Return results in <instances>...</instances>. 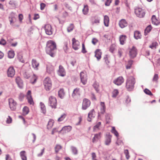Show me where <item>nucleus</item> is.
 I'll use <instances>...</instances> for the list:
<instances>
[{
	"mask_svg": "<svg viewBox=\"0 0 160 160\" xmlns=\"http://www.w3.org/2000/svg\"><path fill=\"white\" fill-rule=\"evenodd\" d=\"M82 52L83 53H86L87 52V51L85 50V47L84 43L82 44Z\"/></svg>",
	"mask_w": 160,
	"mask_h": 160,
	"instance_id": "obj_56",
	"label": "nucleus"
},
{
	"mask_svg": "<svg viewBox=\"0 0 160 160\" xmlns=\"http://www.w3.org/2000/svg\"><path fill=\"white\" fill-rule=\"evenodd\" d=\"M58 96L61 98H62L64 95V90L62 89H60L58 91Z\"/></svg>",
	"mask_w": 160,
	"mask_h": 160,
	"instance_id": "obj_38",
	"label": "nucleus"
},
{
	"mask_svg": "<svg viewBox=\"0 0 160 160\" xmlns=\"http://www.w3.org/2000/svg\"><path fill=\"white\" fill-rule=\"evenodd\" d=\"M112 136L109 133H107L106 135V139L105 141V145H108L110 144L111 142V139Z\"/></svg>",
	"mask_w": 160,
	"mask_h": 160,
	"instance_id": "obj_18",
	"label": "nucleus"
},
{
	"mask_svg": "<svg viewBox=\"0 0 160 160\" xmlns=\"http://www.w3.org/2000/svg\"><path fill=\"white\" fill-rule=\"evenodd\" d=\"M133 61L132 60H130L128 61V64L126 65V68L127 69H129L130 68L132 64Z\"/></svg>",
	"mask_w": 160,
	"mask_h": 160,
	"instance_id": "obj_46",
	"label": "nucleus"
},
{
	"mask_svg": "<svg viewBox=\"0 0 160 160\" xmlns=\"http://www.w3.org/2000/svg\"><path fill=\"white\" fill-rule=\"evenodd\" d=\"M124 153L126 155V157L127 159H128L129 158V156L128 155L129 153L128 150H125Z\"/></svg>",
	"mask_w": 160,
	"mask_h": 160,
	"instance_id": "obj_52",
	"label": "nucleus"
},
{
	"mask_svg": "<svg viewBox=\"0 0 160 160\" xmlns=\"http://www.w3.org/2000/svg\"><path fill=\"white\" fill-rule=\"evenodd\" d=\"M81 80L83 85H85L87 82V75L86 73L81 72L80 73Z\"/></svg>",
	"mask_w": 160,
	"mask_h": 160,
	"instance_id": "obj_11",
	"label": "nucleus"
},
{
	"mask_svg": "<svg viewBox=\"0 0 160 160\" xmlns=\"http://www.w3.org/2000/svg\"><path fill=\"white\" fill-rule=\"evenodd\" d=\"M62 148V147L59 145H57L55 147V151L56 152H58Z\"/></svg>",
	"mask_w": 160,
	"mask_h": 160,
	"instance_id": "obj_48",
	"label": "nucleus"
},
{
	"mask_svg": "<svg viewBox=\"0 0 160 160\" xmlns=\"http://www.w3.org/2000/svg\"><path fill=\"white\" fill-rule=\"evenodd\" d=\"M12 121V118L9 116H8L6 121L7 123H10Z\"/></svg>",
	"mask_w": 160,
	"mask_h": 160,
	"instance_id": "obj_61",
	"label": "nucleus"
},
{
	"mask_svg": "<svg viewBox=\"0 0 160 160\" xmlns=\"http://www.w3.org/2000/svg\"><path fill=\"white\" fill-rule=\"evenodd\" d=\"M101 125V122H98L93 127V129L94 131H95L99 129V127Z\"/></svg>",
	"mask_w": 160,
	"mask_h": 160,
	"instance_id": "obj_43",
	"label": "nucleus"
},
{
	"mask_svg": "<svg viewBox=\"0 0 160 160\" xmlns=\"http://www.w3.org/2000/svg\"><path fill=\"white\" fill-rule=\"evenodd\" d=\"M40 105L42 112L43 113L45 114L46 112V109L44 104L42 102H40Z\"/></svg>",
	"mask_w": 160,
	"mask_h": 160,
	"instance_id": "obj_33",
	"label": "nucleus"
},
{
	"mask_svg": "<svg viewBox=\"0 0 160 160\" xmlns=\"http://www.w3.org/2000/svg\"><path fill=\"white\" fill-rule=\"evenodd\" d=\"M101 133H99L98 134H95L94 137L93 138L92 141L93 142H97L98 140L99 139L101 138Z\"/></svg>",
	"mask_w": 160,
	"mask_h": 160,
	"instance_id": "obj_25",
	"label": "nucleus"
},
{
	"mask_svg": "<svg viewBox=\"0 0 160 160\" xmlns=\"http://www.w3.org/2000/svg\"><path fill=\"white\" fill-rule=\"evenodd\" d=\"M96 154L94 152H92V160H96Z\"/></svg>",
	"mask_w": 160,
	"mask_h": 160,
	"instance_id": "obj_63",
	"label": "nucleus"
},
{
	"mask_svg": "<svg viewBox=\"0 0 160 160\" xmlns=\"http://www.w3.org/2000/svg\"><path fill=\"white\" fill-rule=\"evenodd\" d=\"M25 153V152L24 151H22L20 152V155L22 160H27V159Z\"/></svg>",
	"mask_w": 160,
	"mask_h": 160,
	"instance_id": "obj_35",
	"label": "nucleus"
},
{
	"mask_svg": "<svg viewBox=\"0 0 160 160\" xmlns=\"http://www.w3.org/2000/svg\"><path fill=\"white\" fill-rule=\"evenodd\" d=\"M105 110L106 107L104 102H100V113L102 114H104L105 112Z\"/></svg>",
	"mask_w": 160,
	"mask_h": 160,
	"instance_id": "obj_24",
	"label": "nucleus"
},
{
	"mask_svg": "<svg viewBox=\"0 0 160 160\" xmlns=\"http://www.w3.org/2000/svg\"><path fill=\"white\" fill-rule=\"evenodd\" d=\"M37 79V76L34 74H33L32 78L30 82L32 83L33 84L36 82Z\"/></svg>",
	"mask_w": 160,
	"mask_h": 160,
	"instance_id": "obj_40",
	"label": "nucleus"
},
{
	"mask_svg": "<svg viewBox=\"0 0 160 160\" xmlns=\"http://www.w3.org/2000/svg\"><path fill=\"white\" fill-rule=\"evenodd\" d=\"M71 149L72 152L75 154H76L78 153V150L77 148L73 146L71 147Z\"/></svg>",
	"mask_w": 160,
	"mask_h": 160,
	"instance_id": "obj_47",
	"label": "nucleus"
},
{
	"mask_svg": "<svg viewBox=\"0 0 160 160\" xmlns=\"http://www.w3.org/2000/svg\"><path fill=\"white\" fill-rule=\"evenodd\" d=\"M58 74V75L61 77H64L66 75L65 71L63 67L61 65L59 66Z\"/></svg>",
	"mask_w": 160,
	"mask_h": 160,
	"instance_id": "obj_12",
	"label": "nucleus"
},
{
	"mask_svg": "<svg viewBox=\"0 0 160 160\" xmlns=\"http://www.w3.org/2000/svg\"><path fill=\"white\" fill-rule=\"evenodd\" d=\"M93 87L95 89L97 92H98L99 90L98 88L99 87V84L98 83L95 82L93 84Z\"/></svg>",
	"mask_w": 160,
	"mask_h": 160,
	"instance_id": "obj_45",
	"label": "nucleus"
},
{
	"mask_svg": "<svg viewBox=\"0 0 160 160\" xmlns=\"http://www.w3.org/2000/svg\"><path fill=\"white\" fill-rule=\"evenodd\" d=\"M124 81V79L122 76H120L115 80L113 81V83L116 85L119 86L121 85Z\"/></svg>",
	"mask_w": 160,
	"mask_h": 160,
	"instance_id": "obj_8",
	"label": "nucleus"
},
{
	"mask_svg": "<svg viewBox=\"0 0 160 160\" xmlns=\"http://www.w3.org/2000/svg\"><path fill=\"white\" fill-rule=\"evenodd\" d=\"M152 23L155 25H158L159 23V21L156 19L155 15H153L152 18Z\"/></svg>",
	"mask_w": 160,
	"mask_h": 160,
	"instance_id": "obj_31",
	"label": "nucleus"
},
{
	"mask_svg": "<svg viewBox=\"0 0 160 160\" xmlns=\"http://www.w3.org/2000/svg\"><path fill=\"white\" fill-rule=\"evenodd\" d=\"M95 116V112L93 109L90 111L88 114L87 120L89 122L91 121L92 119L94 118Z\"/></svg>",
	"mask_w": 160,
	"mask_h": 160,
	"instance_id": "obj_17",
	"label": "nucleus"
},
{
	"mask_svg": "<svg viewBox=\"0 0 160 160\" xmlns=\"http://www.w3.org/2000/svg\"><path fill=\"white\" fill-rule=\"evenodd\" d=\"M95 57L97 58L98 60H99L101 58L102 52L101 50L99 49H97L95 51Z\"/></svg>",
	"mask_w": 160,
	"mask_h": 160,
	"instance_id": "obj_21",
	"label": "nucleus"
},
{
	"mask_svg": "<svg viewBox=\"0 0 160 160\" xmlns=\"http://www.w3.org/2000/svg\"><path fill=\"white\" fill-rule=\"evenodd\" d=\"M126 37L125 35H121L119 37V41L120 43L122 45H123L125 43L126 40Z\"/></svg>",
	"mask_w": 160,
	"mask_h": 160,
	"instance_id": "obj_26",
	"label": "nucleus"
},
{
	"mask_svg": "<svg viewBox=\"0 0 160 160\" xmlns=\"http://www.w3.org/2000/svg\"><path fill=\"white\" fill-rule=\"evenodd\" d=\"M46 6V5L43 3H42L40 4V9L41 10H43L44 8Z\"/></svg>",
	"mask_w": 160,
	"mask_h": 160,
	"instance_id": "obj_64",
	"label": "nucleus"
},
{
	"mask_svg": "<svg viewBox=\"0 0 160 160\" xmlns=\"http://www.w3.org/2000/svg\"><path fill=\"white\" fill-rule=\"evenodd\" d=\"M112 0H107L105 3V5L106 6H109L111 3Z\"/></svg>",
	"mask_w": 160,
	"mask_h": 160,
	"instance_id": "obj_58",
	"label": "nucleus"
},
{
	"mask_svg": "<svg viewBox=\"0 0 160 160\" xmlns=\"http://www.w3.org/2000/svg\"><path fill=\"white\" fill-rule=\"evenodd\" d=\"M91 102L90 100L86 98L83 99L82 108L83 110L86 109L90 105Z\"/></svg>",
	"mask_w": 160,
	"mask_h": 160,
	"instance_id": "obj_7",
	"label": "nucleus"
},
{
	"mask_svg": "<svg viewBox=\"0 0 160 160\" xmlns=\"http://www.w3.org/2000/svg\"><path fill=\"white\" fill-rule=\"evenodd\" d=\"M144 92L147 94L150 95H152V92H151V91L147 88H146L144 90Z\"/></svg>",
	"mask_w": 160,
	"mask_h": 160,
	"instance_id": "obj_50",
	"label": "nucleus"
},
{
	"mask_svg": "<svg viewBox=\"0 0 160 160\" xmlns=\"http://www.w3.org/2000/svg\"><path fill=\"white\" fill-rule=\"evenodd\" d=\"M24 97V95L22 93H20L19 95V99L21 101H22Z\"/></svg>",
	"mask_w": 160,
	"mask_h": 160,
	"instance_id": "obj_59",
	"label": "nucleus"
},
{
	"mask_svg": "<svg viewBox=\"0 0 160 160\" xmlns=\"http://www.w3.org/2000/svg\"><path fill=\"white\" fill-rule=\"evenodd\" d=\"M31 75L28 72H25L24 74V77L26 78H28L30 77Z\"/></svg>",
	"mask_w": 160,
	"mask_h": 160,
	"instance_id": "obj_57",
	"label": "nucleus"
},
{
	"mask_svg": "<svg viewBox=\"0 0 160 160\" xmlns=\"http://www.w3.org/2000/svg\"><path fill=\"white\" fill-rule=\"evenodd\" d=\"M54 123V121L52 119H50L48 122V124L47 125V128L48 129H50L52 127Z\"/></svg>",
	"mask_w": 160,
	"mask_h": 160,
	"instance_id": "obj_29",
	"label": "nucleus"
},
{
	"mask_svg": "<svg viewBox=\"0 0 160 160\" xmlns=\"http://www.w3.org/2000/svg\"><path fill=\"white\" fill-rule=\"evenodd\" d=\"M111 132L112 133L114 134L115 135L117 138H118V133L117 131L116 130L115 128L114 127H112V130H111Z\"/></svg>",
	"mask_w": 160,
	"mask_h": 160,
	"instance_id": "obj_42",
	"label": "nucleus"
},
{
	"mask_svg": "<svg viewBox=\"0 0 160 160\" xmlns=\"http://www.w3.org/2000/svg\"><path fill=\"white\" fill-rule=\"evenodd\" d=\"M109 22V18L107 15H105L104 17V25L106 26H108Z\"/></svg>",
	"mask_w": 160,
	"mask_h": 160,
	"instance_id": "obj_28",
	"label": "nucleus"
},
{
	"mask_svg": "<svg viewBox=\"0 0 160 160\" xmlns=\"http://www.w3.org/2000/svg\"><path fill=\"white\" fill-rule=\"evenodd\" d=\"M32 67L35 70H37L38 69V67L39 66V63L34 59H32Z\"/></svg>",
	"mask_w": 160,
	"mask_h": 160,
	"instance_id": "obj_23",
	"label": "nucleus"
},
{
	"mask_svg": "<svg viewBox=\"0 0 160 160\" xmlns=\"http://www.w3.org/2000/svg\"><path fill=\"white\" fill-rule=\"evenodd\" d=\"M158 74H155L154 77L153 78V81L157 82L158 79Z\"/></svg>",
	"mask_w": 160,
	"mask_h": 160,
	"instance_id": "obj_53",
	"label": "nucleus"
},
{
	"mask_svg": "<svg viewBox=\"0 0 160 160\" xmlns=\"http://www.w3.org/2000/svg\"><path fill=\"white\" fill-rule=\"evenodd\" d=\"M141 35L140 32L138 31H136L134 33V37L137 39L140 38Z\"/></svg>",
	"mask_w": 160,
	"mask_h": 160,
	"instance_id": "obj_34",
	"label": "nucleus"
},
{
	"mask_svg": "<svg viewBox=\"0 0 160 160\" xmlns=\"http://www.w3.org/2000/svg\"><path fill=\"white\" fill-rule=\"evenodd\" d=\"M29 112V109L28 107L27 106L24 107L22 109V114L23 115H26Z\"/></svg>",
	"mask_w": 160,
	"mask_h": 160,
	"instance_id": "obj_30",
	"label": "nucleus"
},
{
	"mask_svg": "<svg viewBox=\"0 0 160 160\" xmlns=\"http://www.w3.org/2000/svg\"><path fill=\"white\" fill-rule=\"evenodd\" d=\"M6 43V41L3 39H2L0 41V44L2 45H5Z\"/></svg>",
	"mask_w": 160,
	"mask_h": 160,
	"instance_id": "obj_55",
	"label": "nucleus"
},
{
	"mask_svg": "<svg viewBox=\"0 0 160 160\" xmlns=\"http://www.w3.org/2000/svg\"><path fill=\"white\" fill-rule=\"evenodd\" d=\"M80 95V89L76 88L74 89L72 93V96L74 97L76 95L79 96Z\"/></svg>",
	"mask_w": 160,
	"mask_h": 160,
	"instance_id": "obj_27",
	"label": "nucleus"
},
{
	"mask_svg": "<svg viewBox=\"0 0 160 160\" xmlns=\"http://www.w3.org/2000/svg\"><path fill=\"white\" fill-rule=\"evenodd\" d=\"M72 129V127L70 126H65L59 132L64 134L69 132Z\"/></svg>",
	"mask_w": 160,
	"mask_h": 160,
	"instance_id": "obj_14",
	"label": "nucleus"
},
{
	"mask_svg": "<svg viewBox=\"0 0 160 160\" xmlns=\"http://www.w3.org/2000/svg\"><path fill=\"white\" fill-rule=\"evenodd\" d=\"M135 13L138 17L140 18L143 17L145 14L144 10L140 8H136L135 9Z\"/></svg>",
	"mask_w": 160,
	"mask_h": 160,
	"instance_id": "obj_4",
	"label": "nucleus"
},
{
	"mask_svg": "<svg viewBox=\"0 0 160 160\" xmlns=\"http://www.w3.org/2000/svg\"><path fill=\"white\" fill-rule=\"evenodd\" d=\"M56 49V45L55 42L52 40H49L47 42L46 48L47 54L52 57H54L55 55V50Z\"/></svg>",
	"mask_w": 160,
	"mask_h": 160,
	"instance_id": "obj_1",
	"label": "nucleus"
},
{
	"mask_svg": "<svg viewBox=\"0 0 160 160\" xmlns=\"http://www.w3.org/2000/svg\"><path fill=\"white\" fill-rule=\"evenodd\" d=\"M98 41V40L97 38H93L92 39V42L93 45H95Z\"/></svg>",
	"mask_w": 160,
	"mask_h": 160,
	"instance_id": "obj_51",
	"label": "nucleus"
},
{
	"mask_svg": "<svg viewBox=\"0 0 160 160\" xmlns=\"http://www.w3.org/2000/svg\"><path fill=\"white\" fill-rule=\"evenodd\" d=\"M119 93V92L118 90L115 89H114L112 92V97L113 98H115Z\"/></svg>",
	"mask_w": 160,
	"mask_h": 160,
	"instance_id": "obj_37",
	"label": "nucleus"
},
{
	"mask_svg": "<svg viewBox=\"0 0 160 160\" xmlns=\"http://www.w3.org/2000/svg\"><path fill=\"white\" fill-rule=\"evenodd\" d=\"M66 117V114L65 113H63L62 114L59 118L58 120L59 122H61L63 121Z\"/></svg>",
	"mask_w": 160,
	"mask_h": 160,
	"instance_id": "obj_41",
	"label": "nucleus"
},
{
	"mask_svg": "<svg viewBox=\"0 0 160 160\" xmlns=\"http://www.w3.org/2000/svg\"><path fill=\"white\" fill-rule=\"evenodd\" d=\"M28 102L30 104L33 105L34 102L31 96V92L30 90L28 91L27 94Z\"/></svg>",
	"mask_w": 160,
	"mask_h": 160,
	"instance_id": "obj_16",
	"label": "nucleus"
},
{
	"mask_svg": "<svg viewBox=\"0 0 160 160\" xmlns=\"http://www.w3.org/2000/svg\"><path fill=\"white\" fill-rule=\"evenodd\" d=\"M88 8L87 5H85L82 10V12L84 14L86 15L88 12Z\"/></svg>",
	"mask_w": 160,
	"mask_h": 160,
	"instance_id": "obj_36",
	"label": "nucleus"
},
{
	"mask_svg": "<svg viewBox=\"0 0 160 160\" xmlns=\"http://www.w3.org/2000/svg\"><path fill=\"white\" fill-rule=\"evenodd\" d=\"M16 82L18 86L20 88H22L23 83L22 80L19 77H17L16 79Z\"/></svg>",
	"mask_w": 160,
	"mask_h": 160,
	"instance_id": "obj_22",
	"label": "nucleus"
},
{
	"mask_svg": "<svg viewBox=\"0 0 160 160\" xmlns=\"http://www.w3.org/2000/svg\"><path fill=\"white\" fill-rule=\"evenodd\" d=\"M137 50L135 47L133 46L129 49V54L130 58H133L136 56Z\"/></svg>",
	"mask_w": 160,
	"mask_h": 160,
	"instance_id": "obj_6",
	"label": "nucleus"
},
{
	"mask_svg": "<svg viewBox=\"0 0 160 160\" xmlns=\"http://www.w3.org/2000/svg\"><path fill=\"white\" fill-rule=\"evenodd\" d=\"M49 104L52 108H56L57 105V100L56 98L52 96H50L49 98Z\"/></svg>",
	"mask_w": 160,
	"mask_h": 160,
	"instance_id": "obj_5",
	"label": "nucleus"
},
{
	"mask_svg": "<svg viewBox=\"0 0 160 160\" xmlns=\"http://www.w3.org/2000/svg\"><path fill=\"white\" fill-rule=\"evenodd\" d=\"M104 59L106 63L108 64L109 63V61L108 59V57L107 55H106L104 58Z\"/></svg>",
	"mask_w": 160,
	"mask_h": 160,
	"instance_id": "obj_54",
	"label": "nucleus"
},
{
	"mask_svg": "<svg viewBox=\"0 0 160 160\" xmlns=\"http://www.w3.org/2000/svg\"><path fill=\"white\" fill-rule=\"evenodd\" d=\"M18 58L21 62H23L24 60L23 58V57L21 53H19L18 54Z\"/></svg>",
	"mask_w": 160,
	"mask_h": 160,
	"instance_id": "obj_44",
	"label": "nucleus"
},
{
	"mask_svg": "<svg viewBox=\"0 0 160 160\" xmlns=\"http://www.w3.org/2000/svg\"><path fill=\"white\" fill-rule=\"evenodd\" d=\"M152 28L151 25H149L146 28L145 30V35H146L152 29Z\"/></svg>",
	"mask_w": 160,
	"mask_h": 160,
	"instance_id": "obj_39",
	"label": "nucleus"
},
{
	"mask_svg": "<svg viewBox=\"0 0 160 160\" xmlns=\"http://www.w3.org/2000/svg\"><path fill=\"white\" fill-rule=\"evenodd\" d=\"M15 55V53L14 51L12 50H10L8 52V57L10 58H14Z\"/></svg>",
	"mask_w": 160,
	"mask_h": 160,
	"instance_id": "obj_32",
	"label": "nucleus"
},
{
	"mask_svg": "<svg viewBox=\"0 0 160 160\" xmlns=\"http://www.w3.org/2000/svg\"><path fill=\"white\" fill-rule=\"evenodd\" d=\"M44 150H45V148H43V149L42 150L41 153H38V154L37 156L38 157H40L42 156L44 152Z\"/></svg>",
	"mask_w": 160,
	"mask_h": 160,
	"instance_id": "obj_60",
	"label": "nucleus"
},
{
	"mask_svg": "<svg viewBox=\"0 0 160 160\" xmlns=\"http://www.w3.org/2000/svg\"><path fill=\"white\" fill-rule=\"evenodd\" d=\"M9 103L10 108L12 110H14L16 108V102L12 98L9 99Z\"/></svg>",
	"mask_w": 160,
	"mask_h": 160,
	"instance_id": "obj_9",
	"label": "nucleus"
},
{
	"mask_svg": "<svg viewBox=\"0 0 160 160\" xmlns=\"http://www.w3.org/2000/svg\"><path fill=\"white\" fill-rule=\"evenodd\" d=\"M119 25L120 27L122 28L128 25V23L125 19H122L119 21Z\"/></svg>",
	"mask_w": 160,
	"mask_h": 160,
	"instance_id": "obj_20",
	"label": "nucleus"
},
{
	"mask_svg": "<svg viewBox=\"0 0 160 160\" xmlns=\"http://www.w3.org/2000/svg\"><path fill=\"white\" fill-rule=\"evenodd\" d=\"M74 28V26L73 24H71L67 28V31L68 32L72 31Z\"/></svg>",
	"mask_w": 160,
	"mask_h": 160,
	"instance_id": "obj_49",
	"label": "nucleus"
},
{
	"mask_svg": "<svg viewBox=\"0 0 160 160\" xmlns=\"http://www.w3.org/2000/svg\"><path fill=\"white\" fill-rule=\"evenodd\" d=\"M156 43H152V45L149 46V47L152 49L155 48L156 46Z\"/></svg>",
	"mask_w": 160,
	"mask_h": 160,
	"instance_id": "obj_62",
	"label": "nucleus"
},
{
	"mask_svg": "<svg viewBox=\"0 0 160 160\" xmlns=\"http://www.w3.org/2000/svg\"><path fill=\"white\" fill-rule=\"evenodd\" d=\"M72 42L73 48L75 50H78L79 47V42L73 38L72 39Z\"/></svg>",
	"mask_w": 160,
	"mask_h": 160,
	"instance_id": "obj_13",
	"label": "nucleus"
},
{
	"mask_svg": "<svg viewBox=\"0 0 160 160\" xmlns=\"http://www.w3.org/2000/svg\"><path fill=\"white\" fill-rule=\"evenodd\" d=\"M135 82V78L133 77L130 76L128 78L126 87L128 91H131L133 89Z\"/></svg>",
	"mask_w": 160,
	"mask_h": 160,
	"instance_id": "obj_2",
	"label": "nucleus"
},
{
	"mask_svg": "<svg viewBox=\"0 0 160 160\" xmlns=\"http://www.w3.org/2000/svg\"><path fill=\"white\" fill-rule=\"evenodd\" d=\"M43 84L45 88L47 91H49L51 88L52 82L50 78H46L43 81Z\"/></svg>",
	"mask_w": 160,
	"mask_h": 160,
	"instance_id": "obj_3",
	"label": "nucleus"
},
{
	"mask_svg": "<svg viewBox=\"0 0 160 160\" xmlns=\"http://www.w3.org/2000/svg\"><path fill=\"white\" fill-rule=\"evenodd\" d=\"M9 19L10 25H13L14 23V20H16L14 13L13 12L11 13L10 16L9 17Z\"/></svg>",
	"mask_w": 160,
	"mask_h": 160,
	"instance_id": "obj_19",
	"label": "nucleus"
},
{
	"mask_svg": "<svg viewBox=\"0 0 160 160\" xmlns=\"http://www.w3.org/2000/svg\"><path fill=\"white\" fill-rule=\"evenodd\" d=\"M15 74V70L13 67H10L7 71L8 76L9 77H13Z\"/></svg>",
	"mask_w": 160,
	"mask_h": 160,
	"instance_id": "obj_15",
	"label": "nucleus"
},
{
	"mask_svg": "<svg viewBox=\"0 0 160 160\" xmlns=\"http://www.w3.org/2000/svg\"><path fill=\"white\" fill-rule=\"evenodd\" d=\"M45 30L46 33L51 35L52 33V29L51 25L49 24H46L45 26Z\"/></svg>",
	"mask_w": 160,
	"mask_h": 160,
	"instance_id": "obj_10",
	"label": "nucleus"
}]
</instances>
